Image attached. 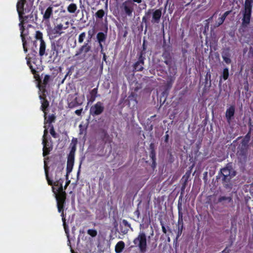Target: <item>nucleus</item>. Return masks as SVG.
Here are the masks:
<instances>
[{
	"label": "nucleus",
	"instance_id": "obj_38",
	"mask_svg": "<svg viewBox=\"0 0 253 253\" xmlns=\"http://www.w3.org/2000/svg\"><path fill=\"white\" fill-rule=\"evenodd\" d=\"M224 201L230 203L232 201V198L231 197L220 196L218 199V203H222Z\"/></svg>",
	"mask_w": 253,
	"mask_h": 253
},
{
	"label": "nucleus",
	"instance_id": "obj_9",
	"mask_svg": "<svg viewBox=\"0 0 253 253\" xmlns=\"http://www.w3.org/2000/svg\"><path fill=\"white\" fill-rule=\"evenodd\" d=\"M77 93L69 95L67 99V104L69 108H74L82 105L83 101L79 97L77 96Z\"/></svg>",
	"mask_w": 253,
	"mask_h": 253
},
{
	"label": "nucleus",
	"instance_id": "obj_36",
	"mask_svg": "<svg viewBox=\"0 0 253 253\" xmlns=\"http://www.w3.org/2000/svg\"><path fill=\"white\" fill-rule=\"evenodd\" d=\"M229 77V69L226 67L223 69L221 75L220 76V80L223 79L224 81L228 79Z\"/></svg>",
	"mask_w": 253,
	"mask_h": 253
},
{
	"label": "nucleus",
	"instance_id": "obj_32",
	"mask_svg": "<svg viewBox=\"0 0 253 253\" xmlns=\"http://www.w3.org/2000/svg\"><path fill=\"white\" fill-rule=\"evenodd\" d=\"M252 130V127H250L249 131L248 133L245 136V137L242 139L241 143L243 144H245L248 146H249V143L251 139V132Z\"/></svg>",
	"mask_w": 253,
	"mask_h": 253
},
{
	"label": "nucleus",
	"instance_id": "obj_22",
	"mask_svg": "<svg viewBox=\"0 0 253 253\" xmlns=\"http://www.w3.org/2000/svg\"><path fill=\"white\" fill-rule=\"evenodd\" d=\"M178 228L181 230H183V213L182 212L181 204L178 202Z\"/></svg>",
	"mask_w": 253,
	"mask_h": 253
},
{
	"label": "nucleus",
	"instance_id": "obj_8",
	"mask_svg": "<svg viewBox=\"0 0 253 253\" xmlns=\"http://www.w3.org/2000/svg\"><path fill=\"white\" fill-rule=\"evenodd\" d=\"M19 26L20 27V37L21 38L22 42V44H23V47L24 51L25 53H27L28 51V48H27V41L26 39L27 40L31 39V38L29 36V32L28 28L25 29V27L24 26V25L23 24L22 22L20 23L19 24Z\"/></svg>",
	"mask_w": 253,
	"mask_h": 253
},
{
	"label": "nucleus",
	"instance_id": "obj_18",
	"mask_svg": "<svg viewBox=\"0 0 253 253\" xmlns=\"http://www.w3.org/2000/svg\"><path fill=\"white\" fill-rule=\"evenodd\" d=\"M235 113V105H231L226 109L225 112V119L228 123H230L234 119Z\"/></svg>",
	"mask_w": 253,
	"mask_h": 253
},
{
	"label": "nucleus",
	"instance_id": "obj_25",
	"mask_svg": "<svg viewBox=\"0 0 253 253\" xmlns=\"http://www.w3.org/2000/svg\"><path fill=\"white\" fill-rule=\"evenodd\" d=\"M44 126H46L47 125H48V126H51L52 123H54L56 119V117L54 114H51L47 116V114L46 112L44 113Z\"/></svg>",
	"mask_w": 253,
	"mask_h": 253
},
{
	"label": "nucleus",
	"instance_id": "obj_26",
	"mask_svg": "<svg viewBox=\"0 0 253 253\" xmlns=\"http://www.w3.org/2000/svg\"><path fill=\"white\" fill-rule=\"evenodd\" d=\"M75 155L69 154L67 159V169L68 172L72 170L74 163Z\"/></svg>",
	"mask_w": 253,
	"mask_h": 253
},
{
	"label": "nucleus",
	"instance_id": "obj_54",
	"mask_svg": "<svg viewBox=\"0 0 253 253\" xmlns=\"http://www.w3.org/2000/svg\"><path fill=\"white\" fill-rule=\"evenodd\" d=\"M168 132L169 131H167L166 132V134L164 136V142L166 143H167L169 141V135L168 134Z\"/></svg>",
	"mask_w": 253,
	"mask_h": 253
},
{
	"label": "nucleus",
	"instance_id": "obj_58",
	"mask_svg": "<svg viewBox=\"0 0 253 253\" xmlns=\"http://www.w3.org/2000/svg\"><path fill=\"white\" fill-rule=\"evenodd\" d=\"M98 43H99V46L100 47V48L101 49L100 52L103 53V52H104V50H103V46L102 44V42H98Z\"/></svg>",
	"mask_w": 253,
	"mask_h": 253
},
{
	"label": "nucleus",
	"instance_id": "obj_63",
	"mask_svg": "<svg viewBox=\"0 0 253 253\" xmlns=\"http://www.w3.org/2000/svg\"><path fill=\"white\" fill-rule=\"evenodd\" d=\"M102 54H103V60L104 61H106V59H107V56L106 55V54L103 52V53H101Z\"/></svg>",
	"mask_w": 253,
	"mask_h": 253
},
{
	"label": "nucleus",
	"instance_id": "obj_6",
	"mask_svg": "<svg viewBox=\"0 0 253 253\" xmlns=\"http://www.w3.org/2000/svg\"><path fill=\"white\" fill-rule=\"evenodd\" d=\"M253 6V0H245L243 17L242 20V24L244 26H246L250 22Z\"/></svg>",
	"mask_w": 253,
	"mask_h": 253
},
{
	"label": "nucleus",
	"instance_id": "obj_43",
	"mask_svg": "<svg viewBox=\"0 0 253 253\" xmlns=\"http://www.w3.org/2000/svg\"><path fill=\"white\" fill-rule=\"evenodd\" d=\"M149 18L148 17H147L146 16H144L142 19V23H145V32L147 31V27H148V25H147L148 20Z\"/></svg>",
	"mask_w": 253,
	"mask_h": 253
},
{
	"label": "nucleus",
	"instance_id": "obj_55",
	"mask_svg": "<svg viewBox=\"0 0 253 253\" xmlns=\"http://www.w3.org/2000/svg\"><path fill=\"white\" fill-rule=\"evenodd\" d=\"M59 212L61 213V216H62V220L63 222V224H65V221H66V219H65V215L64 213V211H62Z\"/></svg>",
	"mask_w": 253,
	"mask_h": 253
},
{
	"label": "nucleus",
	"instance_id": "obj_31",
	"mask_svg": "<svg viewBox=\"0 0 253 253\" xmlns=\"http://www.w3.org/2000/svg\"><path fill=\"white\" fill-rule=\"evenodd\" d=\"M125 243L120 241L118 242L115 246V250L116 253H121L123 252L125 248Z\"/></svg>",
	"mask_w": 253,
	"mask_h": 253
},
{
	"label": "nucleus",
	"instance_id": "obj_19",
	"mask_svg": "<svg viewBox=\"0 0 253 253\" xmlns=\"http://www.w3.org/2000/svg\"><path fill=\"white\" fill-rule=\"evenodd\" d=\"M221 56L224 62L227 65L231 63V53L230 47L224 48L221 52Z\"/></svg>",
	"mask_w": 253,
	"mask_h": 253
},
{
	"label": "nucleus",
	"instance_id": "obj_15",
	"mask_svg": "<svg viewBox=\"0 0 253 253\" xmlns=\"http://www.w3.org/2000/svg\"><path fill=\"white\" fill-rule=\"evenodd\" d=\"M104 110V107L102 102H97L96 104L91 107L90 113L93 116H98L101 114Z\"/></svg>",
	"mask_w": 253,
	"mask_h": 253
},
{
	"label": "nucleus",
	"instance_id": "obj_59",
	"mask_svg": "<svg viewBox=\"0 0 253 253\" xmlns=\"http://www.w3.org/2000/svg\"><path fill=\"white\" fill-rule=\"evenodd\" d=\"M183 230H181L178 228V231L177 234V238H178L182 234Z\"/></svg>",
	"mask_w": 253,
	"mask_h": 253
},
{
	"label": "nucleus",
	"instance_id": "obj_60",
	"mask_svg": "<svg viewBox=\"0 0 253 253\" xmlns=\"http://www.w3.org/2000/svg\"><path fill=\"white\" fill-rule=\"evenodd\" d=\"M187 184V183L183 182L182 187H181V190L182 191L184 190V189H185V187L186 186Z\"/></svg>",
	"mask_w": 253,
	"mask_h": 253
},
{
	"label": "nucleus",
	"instance_id": "obj_4",
	"mask_svg": "<svg viewBox=\"0 0 253 253\" xmlns=\"http://www.w3.org/2000/svg\"><path fill=\"white\" fill-rule=\"evenodd\" d=\"M134 247L139 249L140 253H145L147 250V236L144 232H140L133 241Z\"/></svg>",
	"mask_w": 253,
	"mask_h": 253
},
{
	"label": "nucleus",
	"instance_id": "obj_39",
	"mask_svg": "<svg viewBox=\"0 0 253 253\" xmlns=\"http://www.w3.org/2000/svg\"><path fill=\"white\" fill-rule=\"evenodd\" d=\"M191 175V171L190 170H187L185 174L182 176L181 180L184 182L187 183L188 179L190 176Z\"/></svg>",
	"mask_w": 253,
	"mask_h": 253
},
{
	"label": "nucleus",
	"instance_id": "obj_34",
	"mask_svg": "<svg viewBox=\"0 0 253 253\" xmlns=\"http://www.w3.org/2000/svg\"><path fill=\"white\" fill-rule=\"evenodd\" d=\"M77 144V139L76 138H73L72 140V142L70 144V147H71V150L69 154H72L75 155V152L76 150V145Z\"/></svg>",
	"mask_w": 253,
	"mask_h": 253
},
{
	"label": "nucleus",
	"instance_id": "obj_49",
	"mask_svg": "<svg viewBox=\"0 0 253 253\" xmlns=\"http://www.w3.org/2000/svg\"><path fill=\"white\" fill-rule=\"evenodd\" d=\"M224 21L223 20V19H222L221 17H219L216 22V26L217 27L219 26L224 22Z\"/></svg>",
	"mask_w": 253,
	"mask_h": 253
},
{
	"label": "nucleus",
	"instance_id": "obj_48",
	"mask_svg": "<svg viewBox=\"0 0 253 253\" xmlns=\"http://www.w3.org/2000/svg\"><path fill=\"white\" fill-rule=\"evenodd\" d=\"M164 63L168 66L169 68H170L172 65V59L165 60Z\"/></svg>",
	"mask_w": 253,
	"mask_h": 253
},
{
	"label": "nucleus",
	"instance_id": "obj_13",
	"mask_svg": "<svg viewBox=\"0 0 253 253\" xmlns=\"http://www.w3.org/2000/svg\"><path fill=\"white\" fill-rule=\"evenodd\" d=\"M26 2V0H19L17 3L16 8L19 18H21L22 15H25L31 11V8H24Z\"/></svg>",
	"mask_w": 253,
	"mask_h": 253
},
{
	"label": "nucleus",
	"instance_id": "obj_45",
	"mask_svg": "<svg viewBox=\"0 0 253 253\" xmlns=\"http://www.w3.org/2000/svg\"><path fill=\"white\" fill-rule=\"evenodd\" d=\"M62 175V170L60 169H57L55 171V175L54 177L55 181L56 180V177H58L59 176V177H61Z\"/></svg>",
	"mask_w": 253,
	"mask_h": 253
},
{
	"label": "nucleus",
	"instance_id": "obj_61",
	"mask_svg": "<svg viewBox=\"0 0 253 253\" xmlns=\"http://www.w3.org/2000/svg\"><path fill=\"white\" fill-rule=\"evenodd\" d=\"M70 183V180H68L67 181H66L65 185L64 186V188L63 189L64 191L66 190V189L67 188V186L69 185Z\"/></svg>",
	"mask_w": 253,
	"mask_h": 253
},
{
	"label": "nucleus",
	"instance_id": "obj_56",
	"mask_svg": "<svg viewBox=\"0 0 253 253\" xmlns=\"http://www.w3.org/2000/svg\"><path fill=\"white\" fill-rule=\"evenodd\" d=\"M82 111H83V108H81L80 109L76 110L75 111V113L78 116H80L81 115Z\"/></svg>",
	"mask_w": 253,
	"mask_h": 253
},
{
	"label": "nucleus",
	"instance_id": "obj_11",
	"mask_svg": "<svg viewBox=\"0 0 253 253\" xmlns=\"http://www.w3.org/2000/svg\"><path fill=\"white\" fill-rule=\"evenodd\" d=\"M61 39H59L56 42H53L51 45V57L54 56L53 61L58 56L59 53L63 48V46L60 42Z\"/></svg>",
	"mask_w": 253,
	"mask_h": 253
},
{
	"label": "nucleus",
	"instance_id": "obj_37",
	"mask_svg": "<svg viewBox=\"0 0 253 253\" xmlns=\"http://www.w3.org/2000/svg\"><path fill=\"white\" fill-rule=\"evenodd\" d=\"M77 9V6L75 3H72L67 7V10L69 13H73L76 12Z\"/></svg>",
	"mask_w": 253,
	"mask_h": 253
},
{
	"label": "nucleus",
	"instance_id": "obj_62",
	"mask_svg": "<svg viewBox=\"0 0 253 253\" xmlns=\"http://www.w3.org/2000/svg\"><path fill=\"white\" fill-rule=\"evenodd\" d=\"M131 2H136L137 3H140L142 2L141 0H130Z\"/></svg>",
	"mask_w": 253,
	"mask_h": 253
},
{
	"label": "nucleus",
	"instance_id": "obj_1",
	"mask_svg": "<svg viewBox=\"0 0 253 253\" xmlns=\"http://www.w3.org/2000/svg\"><path fill=\"white\" fill-rule=\"evenodd\" d=\"M232 168L228 164L225 167L220 169L217 175V180H220L224 188L228 189L231 187V179L235 176L232 173Z\"/></svg>",
	"mask_w": 253,
	"mask_h": 253
},
{
	"label": "nucleus",
	"instance_id": "obj_28",
	"mask_svg": "<svg viewBox=\"0 0 253 253\" xmlns=\"http://www.w3.org/2000/svg\"><path fill=\"white\" fill-rule=\"evenodd\" d=\"M19 20L20 21V23L22 22L24 25L25 23H28L30 21H33L34 16L32 12H31L29 14L26 15H22L21 18H19Z\"/></svg>",
	"mask_w": 253,
	"mask_h": 253
},
{
	"label": "nucleus",
	"instance_id": "obj_2",
	"mask_svg": "<svg viewBox=\"0 0 253 253\" xmlns=\"http://www.w3.org/2000/svg\"><path fill=\"white\" fill-rule=\"evenodd\" d=\"M44 168L47 183L49 185L52 186V191L56 195V194H61L62 193V192H66L64 190L63 187V183L64 181V178L58 176V177H56V180L53 181V180L51 179L49 176V168L47 166L45 161H44Z\"/></svg>",
	"mask_w": 253,
	"mask_h": 253
},
{
	"label": "nucleus",
	"instance_id": "obj_53",
	"mask_svg": "<svg viewBox=\"0 0 253 253\" xmlns=\"http://www.w3.org/2000/svg\"><path fill=\"white\" fill-rule=\"evenodd\" d=\"M231 11H227L220 17L224 21L226 17L230 13Z\"/></svg>",
	"mask_w": 253,
	"mask_h": 253
},
{
	"label": "nucleus",
	"instance_id": "obj_64",
	"mask_svg": "<svg viewBox=\"0 0 253 253\" xmlns=\"http://www.w3.org/2000/svg\"><path fill=\"white\" fill-rule=\"evenodd\" d=\"M223 252L224 253H229V250H227V248H226V249H225L224 250Z\"/></svg>",
	"mask_w": 253,
	"mask_h": 253
},
{
	"label": "nucleus",
	"instance_id": "obj_46",
	"mask_svg": "<svg viewBox=\"0 0 253 253\" xmlns=\"http://www.w3.org/2000/svg\"><path fill=\"white\" fill-rule=\"evenodd\" d=\"M93 34H94V31H91V30H89L88 31V38H87V40L86 41L90 42H91V40L92 38V36L93 35Z\"/></svg>",
	"mask_w": 253,
	"mask_h": 253
},
{
	"label": "nucleus",
	"instance_id": "obj_24",
	"mask_svg": "<svg viewBox=\"0 0 253 253\" xmlns=\"http://www.w3.org/2000/svg\"><path fill=\"white\" fill-rule=\"evenodd\" d=\"M50 79V76L48 75H45L43 80L42 82V84H41L40 83L38 84V87L41 91H42L43 93H44L46 91V87L47 85L48 84L49 80Z\"/></svg>",
	"mask_w": 253,
	"mask_h": 253
},
{
	"label": "nucleus",
	"instance_id": "obj_30",
	"mask_svg": "<svg viewBox=\"0 0 253 253\" xmlns=\"http://www.w3.org/2000/svg\"><path fill=\"white\" fill-rule=\"evenodd\" d=\"M238 149V153H239L240 155L245 156L248 151V146L241 143L239 145Z\"/></svg>",
	"mask_w": 253,
	"mask_h": 253
},
{
	"label": "nucleus",
	"instance_id": "obj_57",
	"mask_svg": "<svg viewBox=\"0 0 253 253\" xmlns=\"http://www.w3.org/2000/svg\"><path fill=\"white\" fill-rule=\"evenodd\" d=\"M152 10H153V9H149L147 11H146L145 12L144 16H146L147 17H148L149 18V16H150V14H151V11Z\"/></svg>",
	"mask_w": 253,
	"mask_h": 253
},
{
	"label": "nucleus",
	"instance_id": "obj_16",
	"mask_svg": "<svg viewBox=\"0 0 253 253\" xmlns=\"http://www.w3.org/2000/svg\"><path fill=\"white\" fill-rule=\"evenodd\" d=\"M41 13L42 15V21L49 22L50 19L53 15V6L50 5L45 10L43 8H41Z\"/></svg>",
	"mask_w": 253,
	"mask_h": 253
},
{
	"label": "nucleus",
	"instance_id": "obj_3",
	"mask_svg": "<svg viewBox=\"0 0 253 253\" xmlns=\"http://www.w3.org/2000/svg\"><path fill=\"white\" fill-rule=\"evenodd\" d=\"M37 55L38 52L35 50H33L32 53L28 54L26 57L27 64L31 69V72L34 75V78L36 80L41 82L40 75L38 74L39 72L38 70H40L41 69L36 64V62L37 60Z\"/></svg>",
	"mask_w": 253,
	"mask_h": 253
},
{
	"label": "nucleus",
	"instance_id": "obj_50",
	"mask_svg": "<svg viewBox=\"0 0 253 253\" xmlns=\"http://www.w3.org/2000/svg\"><path fill=\"white\" fill-rule=\"evenodd\" d=\"M161 225L162 226V231L164 232V233L166 234L167 232V230L165 227V224L162 220H161L160 221Z\"/></svg>",
	"mask_w": 253,
	"mask_h": 253
},
{
	"label": "nucleus",
	"instance_id": "obj_5",
	"mask_svg": "<svg viewBox=\"0 0 253 253\" xmlns=\"http://www.w3.org/2000/svg\"><path fill=\"white\" fill-rule=\"evenodd\" d=\"M35 40L32 41L33 46L35 48L37 46V41L40 42V47L39 54L40 56H42L45 53L46 44L43 38V34L40 31H36L34 35Z\"/></svg>",
	"mask_w": 253,
	"mask_h": 253
},
{
	"label": "nucleus",
	"instance_id": "obj_33",
	"mask_svg": "<svg viewBox=\"0 0 253 253\" xmlns=\"http://www.w3.org/2000/svg\"><path fill=\"white\" fill-rule=\"evenodd\" d=\"M107 38V32L106 34L103 32H99L96 35V39L98 42H104Z\"/></svg>",
	"mask_w": 253,
	"mask_h": 253
},
{
	"label": "nucleus",
	"instance_id": "obj_40",
	"mask_svg": "<svg viewBox=\"0 0 253 253\" xmlns=\"http://www.w3.org/2000/svg\"><path fill=\"white\" fill-rule=\"evenodd\" d=\"M85 37H86V33L85 32L81 33L79 36L78 42L80 43H83L84 39L85 38Z\"/></svg>",
	"mask_w": 253,
	"mask_h": 253
},
{
	"label": "nucleus",
	"instance_id": "obj_17",
	"mask_svg": "<svg viewBox=\"0 0 253 253\" xmlns=\"http://www.w3.org/2000/svg\"><path fill=\"white\" fill-rule=\"evenodd\" d=\"M143 55L144 53L140 52L138 61L133 65L134 71H142L143 70V65L144 64V60L145 59V57Z\"/></svg>",
	"mask_w": 253,
	"mask_h": 253
},
{
	"label": "nucleus",
	"instance_id": "obj_42",
	"mask_svg": "<svg viewBox=\"0 0 253 253\" xmlns=\"http://www.w3.org/2000/svg\"><path fill=\"white\" fill-rule=\"evenodd\" d=\"M162 56L164 60L171 59L172 57L169 52L168 51H165L163 52Z\"/></svg>",
	"mask_w": 253,
	"mask_h": 253
},
{
	"label": "nucleus",
	"instance_id": "obj_41",
	"mask_svg": "<svg viewBox=\"0 0 253 253\" xmlns=\"http://www.w3.org/2000/svg\"><path fill=\"white\" fill-rule=\"evenodd\" d=\"M87 233L92 237H95L97 234V232L95 229H89L87 230Z\"/></svg>",
	"mask_w": 253,
	"mask_h": 253
},
{
	"label": "nucleus",
	"instance_id": "obj_21",
	"mask_svg": "<svg viewBox=\"0 0 253 253\" xmlns=\"http://www.w3.org/2000/svg\"><path fill=\"white\" fill-rule=\"evenodd\" d=\"M150 154L149 156L150 158L152 159V164L151 165V167L154 169L156 167L157 163H156V152L155 150V145L154 143H151L150 144Z\"/></svg>",
	"mask_w": 253,
	"mask_h": 253
},
{
	"label": "nucleus",
	"instance_id": "obj_29",
	"mask_svg": "<svg viewBox=\"0 0 253 253\" xmlns=\"http://www.w3.org/2000/svg\"><path fill=\"white\" fill-rule=\"evenodd\" d=\"M40 98L42 100L41 110L44 113L49 106V102L45 96L40 95Z\"/></svg>",
	"mask_w": 253,
	"mask_h": 253
},
{
	"label": "nucleus",
	"instance_id": "obj_27",
	"mask_svg": "<svg viewBox=\"0 0 253 253\" xmlns=\"http://www.w3.org/2000/svg\"><path fill=\"white\" fill-rule=\"evenodd\" d=\"M98 89L97 87L92 89L90 92L89 97H87L88 104L94 102L97 96Z\"/></svg>",
	"mask_w": 253,
	"mask_h": 253
},
{
	"label": "nucleus",
	"instance_id": "obj_14",
	"mask_svg": "<svg viewBox=\"0 0 253 253\" xmlns=\"http://www.w3.org/2000/svg\"><path fill=\"white\" fill-rule=\"evenodd\" d=\"M134 3L131 2L130 0H126L122 4V10L128 16H132L134 11Z\"/></svg>",
	"mask_w": 253,
	"mask_h": 253
},
{
	"label": "nucleus",
	"instance_id": "obj_7",
	"mask_svg": "<svg viewBox=\"0 0 253 253\" xmlns=\"http://www.w3.org/2000/svg\"><path fill=\"white\" fill-rule=\"evenodd\" d=\"M63 29V25L61 23L57 24L53 28L50 27L47 29V35L50 39H54L60 36L63 33L62 31Z\"/></svg>",
	"mask_w": 253,
	"mask_h": 253
},
{
	"label": "nucleus",
	"instance_id": "obj_20",
	"mask_svg": "<svg viewBox=\"0 0 253 253\" xmlns=\"http://www.w3.org/2000/svg\"><path fill=\"white\" fill-rule=\"evenodd\" d=\"M90 42L86 41L83 45H82L77 51L75 54L76 56H78L83 53L86 54L91 50V45L90 44Z\"/></svg>",
	"mask_w": 253,
	"mask_h": 253
},
{
	"label": "nucleus",
	"instance_id": "obj_10",
	"mask_svg": "<svg viewBox=\"0 0 253 253\" xmlns=\"http://www.w3.org/2000/svg\"><path fill=\"white\" fill-rule=\"evenodd\" d=\"M67 194L66 192L61 194H56L55 198L57 201V207L58 212L64 211Z\"/></svg>",
	"mask_w": 253,
	"mask_h": 253
},
{
	"label": "nucleus",
	"instance_id": "obj_23",
	"mask_svg": "<svg viewBox=\"0 0 253 253\" xmlns=\"http://www.w3.org/2000/svg\"><path fill=\"white\" fill-rule=\"evenodd\" d=\"M162 16V9H158L155 10L152 13V19L151 22L152 23L158 24L160 22Z\"/></svg>",
	"mask_w": 253,
	"mask_h": 253
},
{
	"label": "nucleus",
	"instance_id": "obj_52",
	"mask_svg": "<svg viewBox=\"0 0 253 253\" xmlns=\"http://www.w3.org/2000/svg\"><path fill=\"white\" fill-rule=\"evenodd\" d=\"M120 230H121V232L125 234H126L129 230L128 228H127L123 229V228L122 227V225H120Z\"/></svg>",
	"mask_w": 253,
	"mask_h": 253
},
{
	"label": "nucleus",
	"instance_id": "obj_51",
	"mask_svg": "<svg viewBox=\"0 0 253 253\" xmlns=\"http://www.w3.org/2000/svg\"><path fill=\"white\" fill-rule=\"evenodd\" d=\"M146 41L145 40H143V44H142V50L141 51V52H142L143 53H144V55L145 54V51L146 50Z\"/></svg>",
	"mask_w": 253,
	"mask_h": 253
},
{
	"label": "nucleus",
	"instance_id": "obj_44",
	"mask_svg": "<svg viewBox=\"0 0 253 253\" xmlns=\"http://www.w3.org/2000/svg\"><path fill=\"white\" fill-rule=\"evenodd\" d=\"M50 134L54 137V138H57L58 137V135L55 132L54 127H51L50 129Z\"/></svg>",
	"mask_w": 253,
	"mask_h": 253
},
{
	"label": "nucleus",
	"instance_id": "obj_12",
	"mask_svg": "<svg viewBox=\"0 0 253 253\" xmlns=\"http://www.w3.org/2000/svg\"><path fill=\"white\" fill-rule=\"evenodd\" d=\"M47 133V130L45 129L44 131V134L42 136V144L43 145L42 148V155L43 157H45L47 156L50 152L52 150V146L51 144H50L48 142L46 135Z\"/></svg>",
	"mask_w": 253,
	"mask_h": 253
},
{
	"label": "nucleus",
	"instance_id": "obj_47",
	"mask_svg": "<svg viewBox=\"0 0 253 253\" xmlns=\"http://www.w3.org/2000/svg\"><path fill=\"white\" fill-rule=\"evenodd\" d=\"M122 224L127 228H131L130 224L126 219L122 220Z\"/></svg>",
	"mask_w": 253,
	"mask_h": 253
},
{
	"label": "nucleus",
	"instance_id": "obj_35",
	"mask_svg": "<svg viewBox=\"0 0 253 253\" xmlns=\"http://www.w3.org/2000/svg\"><path fill=\"white\" fill-rule=\"evenodd\" d=\"M105 12L102 9L98 10L95 14V16L96 20H102L103 17L105 16Z\"/></svg>",
	"mask_w": 253,
	"mask_h": 253
}]
</instances>
